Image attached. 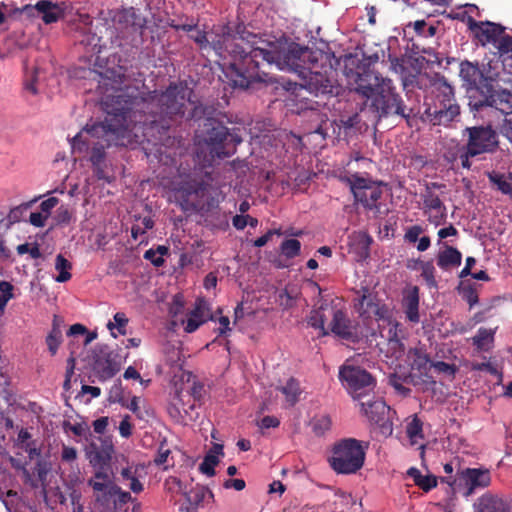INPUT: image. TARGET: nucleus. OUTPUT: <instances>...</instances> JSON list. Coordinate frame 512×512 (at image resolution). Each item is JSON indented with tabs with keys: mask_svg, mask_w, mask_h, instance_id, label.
<instances>
[{
	"mask_svg": "<svg viewBox=\"0 0 512 512\" xmlns=\"http://www.w3.org/2000/svg\"><path fill=\"white\" fill-rule=\"evenodd\" d=\"M193 96L194 91L186 81L171 82L161 92L126 87L103 99L104 122L90 131L110 145L123 147L161 140L171 126L185 116L187 104L193 106L191 118L202 114Z\"/></svg>",
	"mask_w": 512,
	"mask_h": 512,
	"instance_id": "nucleus-1",
	"label": "nucleus"
},
{
	"mask_svg": "<svg viewBox=\"0 0 512 512\" xmlns=\"http://www.w3.org/2000/svg\"><path fill=\"white\" fill-rule=\"evenodd\" d=\"M257 43L258 36L248 32L245 47L249 48L242 50V57L230 67L233 87L250 89L259 83L274 82L271 74L261 68L265 64H276L280 70L294 72L300 77L308 67L326 59L322 51H314L297 43H291L280 51L264 49L256 46Z\"/></svg>",
	"mask_w": 512,
	"mask_h": 512,
	"instance_id": "nucleus-2",
	"label": "nucleus"
},
{
	"mask_svg": "<svg viewBox=\"0 0 512 512\" xmlns=\"http://www.w3.org/2000/svg\"><path fill=\"white\" fill-rule=\"evenodd\" d=\"M352 90L364 99L363 105L377 119L389 116L408 119L414 114V109L396 92L392 80L379 77L373 71L358 73Z\"/></svg>",
	"mask_w": 512,
	"mask_h": 512,
	"instance_id": "nucleus-3",
	"label": "nucleus"
},
{
	"mask_svg": "<svg viewBox=\"0 0 512 512\" xmlns=\"http://www.w3.org/2000/svg\"><path fill=\"white\" fill-rule=\"evenodd\" d=\"M356 307L364 319H374L377 322L381 341L376 345L380 353L391 366L401 368L405 351L398 337V323L393 319L392 310L367 289H363Z\"/></svg>",
	"mask_w": 512,
	"mask_h": 512,
	"instance_id": "nucleus-4",
	"label": "nucleus"
},
{
	"mask_svg": "<svg viewBox=\"0 0 512 512\" xmlns=\"http://www.w3.org/2000/svg\"><path fill=\"white\" fill-rule=\"evenodd\" d=\"M247 31L243 25H238L236 31L233 32L229 26H222L219 31L206 33L197 27L189 34V37L200 47L205 50L212 48L216 55L223 61V71L232 84V76L230 75V67L242 57V50L247 49Z\"/></svg>",
	"mask_w": 512,
	"mask_h": 512,
	"instance_id": "nucleus-5",
	"label": "nucleus"
},
{
	"mask_svg": "<svg viewBox=\"0 0 512 512\" xmlns=\"http://www.w3.org/2000/svg\"><path fill=\"white\" fill-rule=\"evenodd\" d=\"M174 197L186 212L205 214L211 212L220 202L222 191L218 184H213L210 173L200 181L191 179L173 188Z\"/></svg>",
	"mask_w": 512,
	"mask_h": 512,
	"instance_id": "nucleus-6",
	"label": "nucleus"
},
{
	"mask_svg": "<svg viewBox=\"0 0 512 512\" xmlns=\"http://www.w3.org/2000/svg\"><path fill=\"white\" fill-rule=\"evenodd\" d=\"M341 180L350 187L357 209L362 210L368 218L382 219L388 213L384 197L386 184L382 181L364 177L359 173L344 176Z\"/></svg>",
	"mask_w": 512,
	"mask_h": 512,
	"instance_id": "nucleus-7",
	"label": "nucleus"
},
{
	"mask_svg": "<svg viewBox=\"0 0 512 512\" xmlns=\"http://www.w3.org/2000/svg\"><path fill=\"white\" fill-rule=\"evenodd\" d=\"M466 142L462 145L461 168L470 170L472 159L494 154L499 149V136L490 124L466 127L462 132Z\"/></svg>",
	"mask_w": 512,
	"mask_h": 512,
	"instance_id": "nucleus-8",
	"label": "nucleus"
},
{
	"mask_svg": "<svg viewBox=\"0 0 512 512\" xmlns=\"http://www.w3.org/2000/svg\"><path fill=\"white\" fill-rule=\"evenodd\" d=\"M366 449L367 446L355 438L341 439L332 447L329 465L337 474H355L364 466Z\"/></svg>",
	"mask_w": 512,
	"mask_h": 512,
	"instance_id": "nucleus-9",
	"label": "nucleus"
},
{
	"mask_svg": "<svg viewBox=\"0 0 512 512\" xmlns=\"http://www.w3.org/2000/svg\"><path fill=\"white\" fill-rule=\"evenodd\" d=\"M203 141L211 160L224 159L233 155L242 139L230 133L221 122L207 119Z\"/></svg>",
	"mask_w": 512,
	"mask_h": 512,
	"instance_id": "nucleus-10",
	"label": "nucleus"
},
{
	"mask_svg": "<svg viewBox=\"0 0 512 512\" xmlns=\"http://www.w3.org/2000/svg\"><path fill=\"white\" fill-rule=\"evenodd\" d=\"M435 89L439 94L435 103L426 108L425 115L432 125L447 126L460 114V107L455 101L453 88L446 82L435 84Z\"/></svg>",
	"mask_w": 512,
	"mask_h": 512,
	"instance_id": "nucleus-11",
	"label": "nucleus"
},
{
	"mask_svg": "<svg viewBox=\"0 0 512 512\" xmlns=\"http://www.w3.org/2000/svg\"><path fill=\"white\" fill-rule=\"evenodd\" d=\"M326 62L327 58L311 65L306 73L300 76L301 86L316 96L339 94L340 86L333 77L331 65Z\"/></svg>",
	"mask_w": 512,
	"mask_h": 512,
	"instance_id": "nucleus-12",
	"label": "nucleus"
},
{
	"mask_svg": "<svg viewBox=\"0 0 512 512\" xmlns=\"http://www.w3.org/2000/svg\"><path fill=\"white\" fill-rule=\"evenodd\" d=\"M184 356L179 348L173 347L167 351L165 365L168 366L167 374L171 375L175 403H183L185 398H190L192 374L183 369Z\"/></svg>",
	"mask_w": 512,
	"mask_h": 512,
	"instance_id": "nucleus-13",
	"label": "nucleus"
},
{
	"mask_svg": "<svg viewBox=\"0 0 512 512\" xmlns=\"http://www.w3.org/2000/svg\"><path fill=\"white\" fill-rule=\"evenodd\" d=\"M339 378L348 393L357 401L368 396L375 387L373 377L366 370L348 362L340 368Z\"/></svg>",
	"mask_w": 512,
	"mask_h": 512,
	"instance_id": "nucleus-14",
	"label": "nucleus"
},
{
	"mask_svg": "<svg viewBox=\"0 0 512 512\" xmlns=\"http://www.w3.org/2000/svg\"><path fill=\"white\" fill-rule=\"evenodd\" d=\"M469 107L479 112L485 107L495 108L507 115L512 111V92L507 89H494L492 84H484L480 95L469 96Z\"/></svg>",
	"mask_w": 512,
	"mask_h": 512,
	"instance_id": "nucleus-15",
	"label": "nucleus"
},
{
	"mask_svg": "<svg viewBox=\"0 0 512 512\" xmlns=\"http://www.w3.org/2000/svg\"><path fill=\"white\" fill-rule=\"evenodd\" d=\"M447 483L454 492H461L463 496L469 497L476 490L484 489L491 484V474L485 468H465L457 472L452 482Z\"/></svg>",
	"mask_w": 512,
	"mask_h": 512,
	"instance_id": "nucleus-16",
	"label": "nucleus"
},
{
	"mask_svg": "<svg viewBox=\"0 0 512 512\" xmlns=\"http://www.w3.org/2000/svg\"><path fill=\"white\" fill-rule=\"evenodd\" d=\"M114 27L118 37L133 40L142 36L147 25L146 18L134 7L119 10L114 16Z\"/></svg>",
	"mask_w": 512,
	"mask_h": 512,
	"instance_id": "nucleus-17",
	"label": "nucleus"
},
{
	"mask_svg": "<svg viewBox=\"0 0 512 512\" xmlns=\"http://www.w3.org/2000/svg\"><path fill=\"white\" fill-rule=\"evenodd\" d=\"M361 413L374 425L379 428L383 436H390L393 432V425L390 420V407L382 400L374 399L359 401Z\"/></svg>",
	"mask_w": 512,
	"mask_h": 512,
	"instance_id": "nucleus-18",
	"label": "nucleus"
},
{
	"mask_svg": "<svg viewBox=\"0 0 512 512\" xmlns=\"http://www.w3.org/2000/svg\"><path fill=\"white\" fill-rule=\"evenodd\" d=\"M445 189L446 185L442 183L428 182L425 184L422 198L431 224H441L446 216V208L440 199V194L444 193Z\"/></svg>",
	"mask_w": 512,
	"mask_h": 512,
	"instance_id": "nucleus-19",
	"label": "nucleus"
},
{
	"mask_svg": "<svg viewBox=\"0 0 512 512\" xmlns=\"http://www.w3.org/2000/svg\"><path fill=\"white\" fill-rule=\"evenodd\" d=\"M103 122L104 121H102L101 123H103ZM99 123L100 122L94 123L91 126L86 125V127L81 132H79L77 135H75L72 138V140H71V147H72L73 152H78V153H84V152L88 151L89 146H90V142H89V140L87 138V135H90L91 137L98 138V139H100L102 141V143H97L92 148L91 155H90V161H91L93 166H99V165L103 164L104 159H105V146H104V144L107 147L116 146L115 144H112V145L108 144V142L106 140H104L103 137L94 135L90 131V129L93 126H95V125H97Z\"/></svg>",
	"mask_w": 512,
	"mask_h": 512,
	"instance_id": "nucleus-20",
	"label": "nucleus"
},
{
	"mask_svg": "<svg viewBox=\"0 0 512 512\" xmlns=\"http://www.w3.org/2000/svg\"><path fill=\"white\" fill-rule=\"evenodd\" d=\"M327 311L331 319L327 325L328 331L330 330L339 338L356 342L360 337L367 336L362 331H359V328L352 323L341 309L332 305V309H328Z\"/></svg>",
	"mask_w": 512,
	"mask_h": 512,
	"instance_id": "nucleus-21",
	"label": "nucleus"
},
{
	"mask_svg": "<svg viewBox=\"0 0 512 512\" xmlns=\"http://www.w3.org/2000/svg\"><path fill=\"white\" fill-rule=\"evenodd\" d=\"M468 29L482 46L496 45L499 38L506 31V27L491 21H476L472 16L467 17Z\"/></svg>",
	"mask_w": 512,
	"mask_h": 512,
	"instance_id": "nucleus-22",
	"label": "nucleus"
},
{
	"mask_svg": "<svg viewBox=\"0 0 512 512\" xmlns=\"http://www.w3.org/2000/svg\"><path fill=\"white\" fill-rule=\"evenodd\" d=\"M209 320L215 321L210 305L205 299L198 298L193 308L179 319L178 325H181L186 333H193Z\"/></svg>",
	"mask_w": 512,
	"mask_h": 512,
	"instance_id": "nucleus-23",
	"label": "nucleus"
},
{
	"mask_svg": "<svg viewBox=\"0 0 512 512\" xmlns=\"http://www.w3.org/2000/svg\"><path fill=\"white\" fill-rule=\"evenodd\" d=\"M187 505H182L180 510L182 512H196L198 508L204 507L213 501L214 495L211 490L206 487H196L191 491H187L185 495Z\"/></svg>",
	"mask_w": 512,
	"mask_h": 512,
	"instance_id": "nucleus-24",
	"label": "nucleus"
},
{
	"mask_svg": "<svg viewBox=\"0 0 512 512\" xmlns=\"http://www.w3.org/2000/svg\"><path fill=\"white\" fill-rule=\"evenodd\" d=\"M460 77L469 88L475 89L473 95H480L482 89L481 71L478 63L464 60L460 63Z\"/></svg>",
	"mask_w": 512,
	"mask_h": 512,
	"instance_id": "nucleus-25",
	"label": "nucleus"
},
{
	"mask_svg": "<svg viewBox=\"0 0 512 512\" xmlns=\"http://www.w3.org/2000/svg\"><path fill=\"white\" fill-rule=\"evenodd\" d=\"M28 9H35L45 24L56 23L64 16V9L50 0H40L33 7L27 5L25 10Z\"/></svg>",
	"mask_w": 512,
	"mask_h": 512,
	"instance_id": "nucleus-26",
	"label": "nucleus"
},
{
	"mask_svg": "<svg viewBox=\"0 0 512 512\" xmlns=\"http://www.w3.org/2000/svg\"><path fill=\"white\" fill-rule=\"evenodd\" d=\"M40 198V196L35 197L30 201L21 203L20 205L11 208L7 217L0 220V224H3L5 220L7 221V224H19L21 222L32 224V207L36 202H38Z\"/></svg>",
	"mask_w": 512,
	"mask_h": 512,
	"instance_id": "nucleus-27",
	"label": "nucleus"
},
{
	"mask_svg": "<svg viewBox=\"0 0 512 512\" xmlns=\"http://www.w3.org/2000/svg\"><path fill=\"white\" fill-rule=\"evenodd\" d=\"M224 457L223 445L214 443L206 453L202 463L199 466L201 473L208 477L215 475V467L219 464L220 460Z\"/></svg>",
	"mask_w": 512,
	"mask_h": 512,
	"instance_id": "nucleus-28",
	"label": "nucleus"
},
{
	"mask_svg": "<svg viewBox=\"0 0 512 512\" xmlns=\"http://www.w3.org/2000/svg\"><path fill=\"white\" fill-rule=\"evenodd\" d=\"M474 509L475 512H508L505 501L490 493L478 498L474 504Z\"/></svg>",
	"mask_w": 512,
	"mask_h": 512,
	"instance_id": "nucleus-29",
	"label": "nucleus"
},
{
	"mask_svg": "<svg viewBox=\"0 0 512 512\" xmlns=\"http://www.w3.org/2000/svg\"><path fill=\"white\" fill-rule=\"evenodd\" d=\"M371 242L372 238L366 232L354 233L349 237L350 251L355 253L359 259H366Z\"/></svg>",
	"mask_w": 512,
	"mask_h": 512,
	"instance_id": "nucleus-30",
	"label": "nucleus"
},
{
	"mask_svg": "<svg viewBox=\"0 0 512 512\" xmlns=\"http://www.w3.org/2000/svg\"><path fill=\"white\" fill-rule=\"evenodd\" d=\"M407 362L412 370H417L420 374H427L431 367V361L428 355L421 349H411L406 355Z\"/></svg>",
	"mask_w": 512,
	"mask_h": 512,
	"instance_id": "nucleus-31",
	"label": "nucleus"
},
{
	"mask_svg": "<svg viewBox=\"0 0 512 512\" xmlns=\"http://www.w3.org/2000/svg\"><path fill=\"white\" fill-rule=\"evenodd\" d=\"M105 358H98L95 361V369L101 374L104 378H110L114 376L121 367V361L117 360V355L109 352L106 353Z\"/></svg>",
	"mask_w": 512,
	"mask_h": 512,
	"instance_id": "nucleus-32",
	"label": "nucleus"
},
{
	"mask_svg": "<svg viewBox=\"0 0 512 512\" xmlns=\"http://www.w3.org/2000/svg\"><path fill=\"white\" fill-rule=\"evenodd\" d=\"M328 309H332V305L321 306L319 309L313 310L308 319L309 325L319 329L322 335L328 334V327L326 328V324L328 325V320L330 319Z\"/></svg>",
	"mask_w": 512,
	"mask_h": 512,
	"instance_id": "nucleus-33",
	"label": "nucleus"
},
{
	"mask_svg": "<svg viewBox=\"0 0 512 512\" xmlns=\"http://www.w3.org/2000/svg\"><path fill=\"white\" fill-rule=\"evenodd\" d=\"M58 204L59 199L57 197H49L42 201L39 205V210L33 211V214H31L32 224H44Z\"/></svg>",
	"mask_w": 512,
	"mask_h": 512,
	"instance_id": "nucleus-34",
	"label": "nucleus"
},
{
	"mask_svg": "<svg viewBox=\"0 0 512 512\" xmlns=\"http://www.w3.org/2000/svg\"><path fill=\"white\" fill-rule=\"evenodd\" d=\"M404 308L409 321L414 323L419 322V296L417 287L412 288L404 297Z\"/></svg>",
	"mask_w": 512,
	"mask_h": 512,
	"instance_id": "nucleus-35",
	"label": "nucleus"
},
{
	"mask_svg": "<svg viewBox=\"0 0 512 512\" xmlns=\"http://www.w3.org/2000/svg\"><path fill=\"white\" fill-rule=\"evenodd\" d=\"M406 435L409 440V444L411 446H418L420 449L424 448L423 433H422V423L415 416L413 417L406 425Z\"/></svg>",
	"mask_w": 512,
	"mask_h": 512,
	"instance_id": "nucleus-36",
	"label": "nucleus"
},
{
	"mask_svg": "<svg viewBox=\"0 0 512 512\" xmlns=\"http://www.w3.org/2000/svg\"><path fill=\"white\" fill-rule=\"evenodd\" d=\"M461 259L462 256L458 250L448 247L439 253L437 263L439 267L447 270L458 267L461 264Z\"/></svg>",
	"mask_w": 512,
	"mask_h": 512,
	"instance_id": "nucleus-37",
	"label": "nucleus"
},
{
	"mask_svg": "<svg viewBox=\"0 0 512 512\" xmlns=\"http://www.w3.org/2000/svg\"><path fill=\"white\" fill-rule=\"evenodd\" d=\"M494 48L496 49L495 55H497L503 63L512 59V35L507 34L505 31Z\"/></svg>",
	"mask_w": 512,
	"mask_h": 512,
	"instance_id": "nucleus-38",
	"label": "nucleus"
},
{
	"mask_svg": "<svg viewBox=\"0 0 512 512\" xmlns=\"http://www.w3.org/2000/svg\"><path fill=\"white\" fill-rule=\"evenodd\" d=\"M128 322L129 319L125 313L117 312L113 316V321L107 323V329L114 338H117L118 335H126Z\"/></svg>",
	"mask_w": 512,
	"mask_h": 512,
	"instance_id": "nucleus-39",
	"label": "nucleus"
},
{
	"mask_svg": "<svg viewBox=\"0 0 512 512\" xmlns=\"http://www.w3.org/2000/svg\"><path fill=\"white\" fill-rule=\"evenodd\" d=\"M407 474L414 480L415 484L424 491H429L437 485L435 477L422 475L417 468H410Z\"/></svg>",
	"mask_w": 512,
	"mask_h": 512,
	"instance_id": "nucleus-40",
	"label": "nucleus"
},
{
	"mask_svg": "<svg viewBox=\"0 0 512 512\" xmlns=\"http://www.w3.org/2000/svg\"><path fill=\"white\" fill-rule=\"evenodd\" d=\"M186 312L184 296L182 294L174 295L169 305V314L172 318V323L178 325L179 319L184 317Z\"/></svg>",
	"mask_w": 512,
	"mask_h": 512,
	"instance_id": "nucleus-41",
	"label": "nucleus"
},
{
	"mask_svg": "<svg viewBox=\"0 0 512 512\" xmlns=\"http://www.w3.org/2000/svg\"><path fill=\"white\" fill-rule=\"evenodd\" d=\"M71 268L72 264L66 258L61 254L57 255L55 259V269L58 275L55 277V281L60 283L69 281L72 277L70 273Z\"/></svg>",
	"mask_w": 512,
	"mask_h": 512,
	"instance_id": "nucleus-42",
	"label": "nucleus"
},
{
	"mask_svg": "<svg viewBox=\"0 0 512 512\" xmlns=\"http://www.w3.org/2000/svg\"><path fill=\"white\" fill-rule=\"evenodd\" d=\"M169 248L165 245H159L156 248L147 250L144 258L149 260L154 266L160 267L164 264V257L168 255Z\"/></svg>",
	"mask_w": 512,
	"mask_h": 512,
	"instance_id": "nucleus-43",
	"label": "nucleus"
},
{
	"mask_svg": "<svg viewBox=\"0 0 512 512\" xmlns=\"http://www.w3.org/2000/svg\"><path fill=\"white\" fill-rule=\"evenodd\" d=\"M481 71V79L482 86L484 84H492L496 82L499 78V70L497 67V62L494 64L492 60L488 61L486 64L483 63L480 67Z\"/></svg>",
	"mask_w": 512,
	"mask_h": 512,
	"instance_id": "nucleus-44",
	"label": "nucleus"
},
{
	"mask_svg": "<svg viewBox=\"0 0 512 512\" xmlns=\"http://www.w3.org/2000/svg\"><path fill=\"white\" fill-rule=\"evenodd\" d=\"M488 179L503 194L512 195V183L507 180L504 174L492 172L488 174Z\"/></svg>",
	"mask_w": 512,
	"mask_h": 512,
	"instance_id": "nucleus-45",
	"label": "nucleus"
},
{
	"mask_svg": "<svg viewBox=\"0 0 512 512\" xmlns=\"http://www.w3.org/2000/svg\"><path fill=\"white\" fill-rule=\"evenodd\" d=\"M249 209L250 203L247 200L242 201L238 207L239 214L232 216V224H258L256 218L246 214Z\"/></svg>",
	"mask_w": 512,
	"mask_h": 512,
	"instance_id": "nucleus-46",
	"label": "nucleus"
},
{
	"mask_svg": "<svg viewBox=\"0 0 512 512\" xmlns=\"http://www.w3.org/2000/svg\"><path fill=\"white\" fill-rule=\"evenodd\" d=\"M282 393L285 395L286 401L289 405H294L300 395L299 383L295 379H289L287 383L281 388Z\"/></svg>",
	"mask_w": 512,
	"mask_h": 512,
	"instance_id": "nucleus-47",
	"label": "nucleus"
},
{
	"mask_svg": "<svg viewBox=\"0 0 512 512\" xmlns=\"http://www.w3.org/2000/svg\"><path fill=\"white\" fill-rule=\"evenodd\" d=\"M301 243L297 239H286L280 246L281 256L290 260L300 253Z\"/></svg>",
	"mask_w": 512,
	"mask_h": 512,
	"instance_id": "nucleus-48",
	"label": "nucleus"
},
{
	"mask_svg": "<svg viewBox=\"0 0 512 512\" xmlns=\"http://www.w3.org/2000/svg\"><path fill=\"white\" fill-rule=\"evenodd\" d=\"M136 470L133 467H127L122 469L121 476L125 481H127V485L134 493H140L143 490V485L136 478Z\"/></svg>",
	"mask_w": 512,
	"mask_h": 512,
	"instance_id": "nucleus-49",
	"label": "nucleus"
},
{
	"mask_svg": "<svg viewBox=\"0 0 512 512\" xmlns=\"http://www.w3.org/2000/svg\"><path fill=\"white\" fill-rule=\"evenodd\" d=\"M494 331L492 329L480 328L473 338L474 344L479 349H487L493 341Z\"/></svg>",
	"mask_w": 512,
	"mask_h": 512,
	"instance_id": "nucleus-50",
	"label": "nucleus"
},
{
	"mask_svg": "<svg viewBox=\"0 0 512 512\" xmlns=\"http://www.w3.org/2000/svg\"><path fill=\"white\" fill-rule=\"evenodd\" d=\"M164 486L166 491L172 495H187V487L177 477L167 478Z\"/></svg>",
	"mask_w": 512,
	"mask_h": 512,
	"instance_id": "nucleus-51",
	"label": "nucleus"
},
{
	"mask_svg": "<svg viewBox=\"0 0 512 512\" xmlns=\"http://www.w3.org/2000/svg\"><path fill=\"white\" fill-rule=\"evenodd\" d=\"M81 45H84L88 48V52L91 54H98L101 52V38L96 36L95 34H85L83 35L82 40L80 41Z\"/></svg>",
	"mask_w": 512,
	"mask_h": 512,
	"instance_id": "nucleus-52",
	"label": "nucleus"
},
{
	"mask_svg": "<svg viewBox=\"0 0 512 512\" xmlns=\"http://www.w3.org/2000/svg\"><path fill=\"white\" fill-rule=\"evenodd\" d=\"M331 418L328 415H320L312 420L313 431L317 435H323L331 428Z\"/></svg>",
	"mask_w": 512,
	"mask_h": 512,
	"instance_id": "nucleus-53",
	"label": "nucleus"
},
{
	"mask_svg": "<svg viewBox=\"0 0 512 512\" xmlns=\"http://www.w3.org/2000/svg\"><path fill=\"white\" fill-rule=\"evenodd\" d=\"M109 483V476L103 471L96 472L94 479L89 481V485L92 486L95 491L99 492L105 491L108 488Z\"/></svg>",
	"mask_w": 512,
	"mask_h": 512,
	"instance_id": "nucleus-54",
	"label": "nucleus"
},
{
	"mask_svg": "<svg viewBox=\"0 0 512 512\" xmlns=\"http://www.w3.org/2000/svg\"><path fill=\"white\" fill-rule=\"evenodd\" d=\"M48 349L52 355H55L61 344V331L54 327L46 338Z\"/></svg>",
	"mask_w": 512,
	"mask_h": 512,
	"instance_id": "nucleus-55",
	"label": "nucleus"
},
{
	"mask_svg": "<svg viewBox=\"0 0 512 512\" xmlns=\"http://www.w3.org/2000/svg\"><path fill=\"white\" fill-rule=\"evenodd\" d=\"M420 269H421V275L425 279L427 284L430 287H434L436 285V281H435V276H434L435 268H434L433 264L431 262H422L420 264Z\"/></svg>",
	"mask_w": 512,
	"mask_h": 512,
	"instance_id": "nucleus-56",
	"label": "nucleus"
},
{
	"mask_svg": "<svg viewBox=\"0 0 512 512\" xmlns=\"http://www.w3.org/2000/svg\"><path fill=\"white\" fill-rule=\"evenodd\" d=\"M213 316L215 318L214 322L218 323L217 332L219 335H225L231 331L230 320L227 316L221 315V310H218Z\"/></svg>",
	"mask_w": 512,
	"mask_h": 512,
	"instance_id": "nucleus-57",
	"label": "nucleus"
},
{
	"mask_svg": "<svg viewBox=\"0 0 512 512\" xmlns=\"http://www.w3.org/2000/svg\"><path fill=\"white\" fill-rule=\"evenodd\" d=\"M461 154H462V145L457 144L452 149H449L444 154V158L452 166H455L456 163L461 166Z\"/></svg>",
	"mask_w": 512,
	"mask_h": 512,
	"instance_id": "nucleus-58",
	"label": "nucleus"
},
{
	"mask_svg": "<svg viewBox=\"0 0 512 512\" xmlns=\"http://www.w3.org/2000/svg\"><path fill=\"white\" fill-rule=\"evenodd\" d=\"M402 85L404 89H408L410 87L419 86V76L417 73H412L409 69H407L403 74L400 75Z\"/></svg>",
	"mask_w": 512,
	"mask_h": 512,
	"instance_id": "nucleus-59",
	"label": "nucleus"
},
{
	"mask_svg": "<svg viewBox=\"0 0 512 512\" xmlns=\"http://www.w3.org/2000/svg\"><path fill=\"white\" fill-rule=\"evenodd\" d=\"M430 369H433L439 374H445L448 376H453L456 372V368L453 365L443 361L432 362Z\"/></svg>",
	"mask_w": 512,
	"mask_h": 512,
	"instance_id": "nucleus-60",
	"label": "nucleus"
},
{
	"mask_svg": "<svg viewBox=\"0 0 512 512\" xmlns=\"http://www.w3.org/2000/svg\"><path fill=\"white\" fill-rule=\"evenodd\" d=\"M55 219L57 224H67L72 219V211L68 206L61 205L57 208Z\"/></svg>",
	"mask_w": 512,
	"mask_h": 512,
	"instance_id": "nucleus-61",
	"label": "nucleus"
},
{
	"mask_svg": "<svg viewBox=\"0 0 512 512\" xmlns=\"http://www.w3.org/2000/svg\"><path fill=\"white\" fill-rule=\"evenodd\" d=\"M17 252L20 255L29 253L31 258L37 259L41 256V252L36 245L30 246L29 244H21L17 247Z\"/></svg>",
	"mask_w": 512,
	"mask_h": 512,
	"instance_id": "nucleus-62",
	"label": "nucleus"
},
{
	"mask_svg": "<svg viewBox=\"0 0 512 512\" xmlns=\"http://www.w3.org/2000/svg\"><path fill=\"white\" fill-rule=\"evenodd\" d=\"M389 60L391 69L399 75L403 74L408 69L404 64L403 58H399L396 56L392 57L391 55H389Z\"/></svg>",
	"mask_w": 512,
	"mask_h": 512,
	"instance_id": "nucleus-63",
	"label": "nucleus"
},
{
	"mask_svg": "<svg viewBox=\"0 0 512 512\" xmlns=\"http://www.w3.org/2000/svg\"><path fill=\"white\" fill-rule=\"evenodd\" d=\"M119 433L124 438H128L132 435V424L130 422L129 415L124 416L122 421L120 422Z\"/></svg>",
	"mask_w": 512,
	"mask_h": 512,
	"instance_id": "nucleus-64",
	"label": "nucleus"
}]
</instances>
